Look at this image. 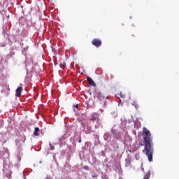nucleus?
I'll list each match as a JSON object with an SVG mask.
<instances>
[{
    "instance_id": "1",
    "label": "nucleus",
    "mask_w": 179,
    "mask_h": 179,
    "mask_svg": "<svg viewBox=\"0 0 179 179\" xmlns=\"http://www.w3.org/2000/svg\"><path fill=\"white\" fill-rule=\"evenodd\" d=\"M143 138L144 143H140L139 145L144 146L143 153H144V155L148 157V159L150 162H153V153L155 152L153 136H152L150 131L146 129V127H143Z\"/></svg>"
},
{
    "instance_id": "2",
    "label": "nucleus",
    "mask_w": 179,
    "mask_h": 179,
    "mask_svg": "<svg viewBox=\"0 0 179 179\" xmlns=\"http://www.w3.org/2000/svg\"><path fill=\"white\" fill-rule=\"evenodd\" d=\"M92 45H94V47H96V48H99V47H100L103 43L101 42V40L99 38H94L92 40Z\"/></svg>"
},
{
    "instance_id": "3",
    "label": "nucleus",
    "mask_w": 179,
    "mask_h": 179,
    "mask_svg": "<svg viewBox=\"0 0 179 179\" xmlns=\"http://www.w3.org/2000/svg\"><path fill=\"white\" fill-rule=\"evenodd\" d=\"M22 92H23V87H19L15 90V96L17 97H20L22 96Z\"/></svg>"
},
{
    "instance_id": "4",
    "label": "nucleus",
    "mask_w": 179,
    "mask_h": 179,
    "mask_svg": "<svg viewBox=\"0 0 179 179\" xmlns=\"http://www.w3.org/2000/svg\"><path fill=\"white\" fill-rule=\"evenodd\" d=\"M85 134H91L93 132V130H92V126L89 125V124H87L86 128L85 129Z\"/></svg>"
},
{
    "instance_id": "5",
    "label": "nucleus",
    "mask_w": 179,
    "mask_h": 179,
    "mask_svg": "<svg viewBox=\"0 0 179 179\" xmlns=\"http://www.w3.org/2000/svg\"><path fill=\"white\" fill-rule=\"evenodd\" d=\"M87 80L89 85H90L91 86H94V87H96V83H94V81L93 80V79H92V78L87 77Z\"/></svg>"
},
{
    "instance_id": "6",
    "label": "nucleus",
    "mask_w": 179,
    "mask_h": 179,
    "mask_svg": "<svg viewBox=\"0 0 179 179\" xmlns=\"http://www.w3.org/2000/svg\"><path fill=\"white\" fill-rule=\"evenodd\" d=\"M96 97L98 100H104L106 99V96H104L101 92H96Z\"/></svg>"
},
{
    "instance_id": "7",
    "label": "nucleus",
    "mask_w": 179,
    "mask_h": 179,
    "mask_svg": "<svg viewBox=\"0 0 179 179\" xmlns=\"http://www.w3.org/2000/svg\"><path fill=\"white\" fill-rule=\"evenodd\" d=\"M90 121H92L93 122H94V121H96V122H99V121H100V119L99 118V117L94 116V115H92Z\"/></svg>"
},
{
    "instance_id": "8",
    "label": "nucleus",
    "mask_w": 179,
    "mask_h": 179,
    "mask_svg": "<svg viewBox=\"0 0 179 179\" xmlns=\"http://www.w3.org/2000/svg\"><path fill=\"white\" fill-rule=\"evenodd\" d=\"M38 132H40V129L38 127H35V130L34 131V136H38L40 135Z\"/></svg>"
},
{
    "instance_id": "9",
    "label": "nucleus",
    "mask_w": 179,
    "mask_h": 179,
    "mask_svg": "<svg viewBox=\"0 0 179 179\" xmlns=\"http://www.w3.org/2000/svg\"><path fill=\"white\" fill-rule=\"evenodd\" d=\"M150 178V171H149L145 176L143 179H149Z\"/></svg>"
},
{
    "instance_id": "10",
    "label": "nucleus",
    "mask_w": 179,
    "mask_h": 179,
    "mask_svg": "<svg viewBox=\"0 0 179 179\" xmlns=\"http://www.w3.org/2000/svg\"><path fill=\"white\" fill-rule=\"evenodd\" d=\"M22 160V157L20 156H17V162H20Z\"/></svg>"
},
{
    "instance_id": "11",
    "label": "nucleus",
    "mask_w": 179,
    "mask_h": 179,
    "mask_svg": "<svg viewBox=\"0 0 179 179\" xmlns=\"http://www.w3.org/2000/svg\"><path fill=\"white\" fill-rule=\"evenodd\" d=\"M133 106H134L135 108H138V107H139V106L135 102L133 103Z\"/></svg>"
},
{
    "instance_id": "12",
    "label": "nucleus",
    "mask_w": 179,
    "mask_h": 179,
    "mask_svg": "<svg viewBox=\"0 0 179 179\" xmlns=\"http://www.w3.org/2000/svg\"><path fill=\"white\" fill-rule=\"evenodd\" d=\"M49 146H50V149L52 150H54V149H55V147H54V145H51V144H49Z\"/></svg>"
},
{
    "instance_id": "13",
    "label": "nucleus",
    "mask_w": 179,
    "mask_h": 179,
    "mask_svg": "<svg viewBox=\"0 0 179 179\" xmlns=\"http://www.w3.org/2000/svg\"><path fill=\"white\" fill-rule=\"evenodd\" d=\"M74 107H76V108H79V104H76L75 106H74Z\"/></svg>"
},
{
    "instance_id": "14",
    "label": "nucleus",
    "mask_w": 179,
    "mask_h": 179,
    "mask_svg": "<svg viewBox=\"0 0 179 179\" xmlns=\"http://www.w3.org/2000/svg\"><path fill=\"white\" fill-rule=\"evenodd\" d=\"M82 142V140H79V143H80Z\"/></svg>"
},
{
    "instance_id": "15",
    "label": "nucleus",
    "mask_w": 179,
    "mask_h": 179,
    "mask_svg": "<svg viewBox=\"0 0 179 179\" xmlns=\"http://www.w3.org/2000/svg\"><path fill=\"white\" fill-rule=\"evenodd\" d=\"M45 179H49V178H48V177L47 176V177L45 178Z\"/></svg>"
},
{
    "instance_id": "16",
    "label": "nucleus",
    "mask_w": 179,
    "mask_h": 179,
    "mask_svg": "<svg viewBox=\"0 0 179 179\" xmlns=\"http://www.w3.org/2000/svg\"><path fill=\"white\" fill-rule=\"evenodd\" d=\"M122 97H124V96H123V95H122Z\"/></svg>"
}]
</instances>
